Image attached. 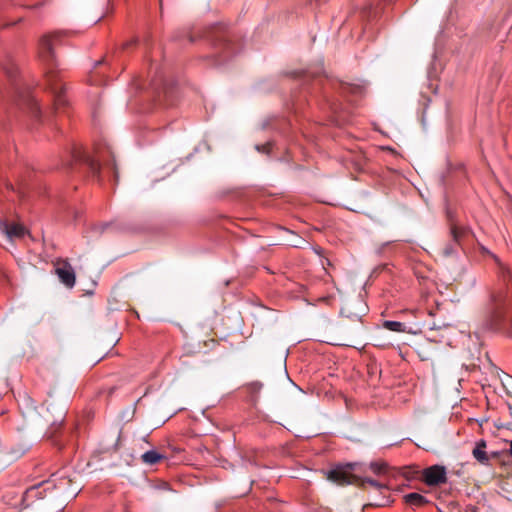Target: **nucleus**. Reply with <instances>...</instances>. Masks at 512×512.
<instances>
[{"label":"nucleus","mask_w":512,"mask_h":512,"mask_svg":"<svg viewBox=\"0 0 512 512\" xmlns=\"http://www.w3.org/2000/svg\"><path fill=\"white\" fill-rule=\"evenodd\" d=\"M5 71L9 77H12V71L8 68H5Z\"/></svg>","instance_id":"31"},{"label":"nucleus","mask_w":512,"mask_h":512,"mask_svg":"<svg viewBox=\"0 0 512 512\" xmlns=\"http://www.w3.org/2000/svg\"><path fill=\"white\" fill-rule=\"evenodd\" d=\"M92 84H95V85H98V84H101L102 82L98 81V80H91Z\"/></svg>","instance_id":"35"},{"label":"nucleus","mask_w":512,"mask_h":512,"mask_svg":"<svg viewBox=\"0 0 512 512\" xmlns=\"http://www.w3.org/2000/svg\"><path fill=\"white\" fill-rule=\"evenodd\" d=\"M322 71H323V68L318 67L315 71L306 70V71H302L300 74H301V77L306 81L310 76L316 77V76L320 75V73Z\"/></svg>","instance_id":"21"},{"label":"nucleus","mask_w":512,"mask_h":512,"mask_svg":"<svg viewBox=\"0 0 512 512\" xmlns=\"http://www.w3.org/2000/svg\"><path fill=\"white\" fill-rule=\"evenodd\" d=\"M328 479L340 485L349 483L348 475L345 471L339 468L330 470L328 473Z\"/></svg>","instance_id":"12"},{"label":"nucleus","mask_w":512,"mask_h":512,"mask_svg":"<svg viewBox=\"0 0 512 512\" xmlns=\"http://www.w3.org/2000/svg\"><path fill=\"white\" fill-rule=\"evenodd\" d=\"M103 61H104V60H103V59H101V60H99V61L95 62V68H96L97 66H99L100 64H102V63H103Z\"/></svg>","instance_id":"33"},{"label":"nucleus","mask_w":512,"mask_h":512,"mask_svg":"<svg viewBox=\"0 0 512 512\" xmlns=\"http://www.w3.org/2000/svg\"><path fill=\"white\" fill-rule=\"evenodd\" d=\"M108 227H110L109 223H102V224L95 226V228L98 229L100 233H103L104 230Z\"/></svg>","instance_id":"27"},{"label":"nucleus","mask_w":512,"mask_h":512,"mask_svg":"<svg viewBox=\"0 0 512 512\" xmlns=\"http://www.w3.org/2000/svg\"><path fill=\"white\" fill-rule=\"evenodd\" d=\"M485 447H486L485 441L484 440H480V441L476 442L474 448H485Z\"/></svg>","instance_id":"28"},{"label":"nucleus","mask_w":512,"mask_h":512,"mask_svg":"<svg viewBox=\"0 0 512 512\" xmlns=\"http://www.w3.org/2000/svg\"><path fill=\"white\" fill-rule=\"evenodd\" d=\"M110 154H112L111 152H109ZM112 156V163H111V166H112V169H113V172H114V177H115V180L117 181L118 180V170H117V166H116V162H115V159H114V156Z\"/></svg>","instance_id":"26"},{"label":"nucleus","mask_w":512,"mask_h":512,"mask_svg":"<svg viewBox=\"0 0 512 512\" xmlns=\"http://www.w3.org/2000/svg\"><path fill=\"white\" fill-rule=\"evenodd\" d=\"M45 75L47 85L53 94L54 109L59 110L60 108L65 107L68 101L64 96V85L57 79V76L52 69L47 70Z\"/></svg>","instance_id":"4"},{"label":"nucleus","mask_w":512,"mask_h":512,"mask_svg":"<svg viewBox=\"0 0 512 512\" xmlns=\"http://www.w3.org/2000/svg\"><path fill=\"white\" fill-rule=\"evenodd\" d=\"M474 458L481 464H487L489 461V454L487 450H472Z\"/></svg>","instance_id":"18"},{"label":"nucleus","mask_w":512,"mask_h":512,"mask_svg":"<svg viewBox=\"0 0 512 512\" xmlns=\"http://www.w3.org/2000/svg\"><path fill=\"white\" fill-rule=\"evenodd\" d=\"M510 448H512V440L510 441Z\"/></svg>","instance_id":"38"},{"label":"nucleus","mask_w":512,"mask_h":512,"mask_svg":"<svg viewBox=\"0 0 512 512\" xmlns=\"http://www.w3.org/2000/svg\"><path fill=\"white\" fill-rule=\"evenodd\" d=\"M28 108L30 110V112L34 115V116H38L39 113H40V109H39V106H38V103L34 100V99H30L28 101Z\"/></svg>","instance_id":"23"},{"label":"nucleus","mask_w":512,"mask_h":512,"mask_svg":"<svg viewBox=\"0 0 512 512\" xmlns=\"http://www.w3.org/2000/svg\"><path fill=\"white\" fill-rule=\"evenodd\" d=\"M406 504L412 507H420L428 503V500L420 493L412 492L404 496Z\"/></svg>","instance_id":"13"},{"label":"nucleus","mask_w":512,"mask_h":512,"mask_svg":"<svg viewBox=\"0 0 512 512\" xmlns=\"http://www.w3.org/2000/svg\"><path fill=\"white\" fill-rule=\"evenodd\" d=\"M386 502H387V500L383 499V501H381V502L377 503V505H379V506H383V505H385V504H386Z\"/></svg>","instance_id":"34"},{"label":"nucleus","mask_w":512,"mask_h":512,"mask_svg":"<svg viewBox=\"0 0 512 512\" xmlns=\"http://www.w3.org/2000/svg\"><path fill=\"white\" fill-rule=\"evenodd\" d=\"M423 479L429 486H436L446 482L447 471L445 466L432 465L423 470Z\"/></svg>","instance_id":"6"},{"label":"nucleus","mask_w":512,"mask_h":512,"mask_svg":"<svg viewBox=\"0 0 512 512\" xmlns=\"http://www.w3.org/2000/svg\"><path fill=\"white\" fill-rule=\"evenodd\" d=\"M256 150L260 153H265V154H269L270 153V149H271V144L268 142V143H265V144H258L255 146Z\"/></svg>","instance_id":"24"},{"label":"nucleus","mask_w":512,"mask_h":512,"mask_svg":"<svg viewBox=\"0 0 512 512\" xmlns=\"http://www.w3.org/2000/svg\"><path fill=\"white\" fill-rule=\"evenodd\" d=\"M133 43H134V41L127 42V43L124 45V48H128V47H130Z\"/></svg>","instance_id":"32"},{"label":"nucleus","mask_w":512,"mask_h":512,"mask_svg":"<svg viewBox=\"0 0 512 512\" xmlns=\"http://www.w3.org/2000/svg\"><path fill=\"white\" fill-rule=\"evenodd\" d=\"M383 327L392 332H404L410 333L411 331L407 329L406 325L400 321H392L386 320L383 322Z\"/></svg>","instance_id":"14"},{"label":"nucleus","mask_w":512,"mask_h":512,"mask_svg":"<svg viewBox=\"0 0 512 512\" xmlns=\"http://www.w3.org/2000/svg\"><path fill=\"white\" fill-rule=\"evenodd\" d=\"M362 16L368 18V20H371L373 17H376L378 10L377 8H374L372 5L366 6L362 10Z\"/></svg>","instance_id":"20"},{"label":"nucleus","mask_w":512,"mask_h":512,"mask_svg":"<svg viewBox=\"0 0 512 512\" xmlns=\"http://www.w3.org/2000/svg\"><path fill=\"white\" fill-rule=\"evenodd\" d=\"M479 247H480V251L483 255H489L492 258H494L495 260H498L497 257L493 253H491L486 247H484L483 245H479Z\"/></svg>","instance_id":"25"},{"label":"nucleus","mask_w":512,"mask_h":512,"mask_svg":"<svg viewBox=\"0 0 512 512\" xmlns=\"http://www.w3.org/2000/svg\"><path fill=\"white\" fill-rule=\"evenodd\" d=\"M510 302L508 295L504 292H498L491 296L489 325L495 331H504L510 324V318L507 314V307Z\"/></svg>","instance_id":"2"},{"label":"nucleus","mask_w":512,"mask_h":512,"mask_svg":"<svg viewBox=\"0 0 512 512\" xmlns=\"http://www.w3.org/2000/svg\"><path fill=\"white\" fill-rule=\"evenodd\" d=\"M169 484L166 481L162 480V491L163 490H169Z\"/></svg>","instance_id":"30"},{"label":"nucleus","mask_w":512,"mask_h":512,"mask_svg":"<svg viewBox=\"0 0 512 512\" xmlns=\"http://www.w3.org/2000/svg\"><path fill=\"white\" fill-rule=\"evenodd\" d=\"M163 94L168 102L167 105L172 106L176 103V100L178 98V87L175 85H171L169 87L165 85L164 87V82L162 81V95ZM163 105L164 103L162 102V106Z\"/></svg>","instance_id":"11"},{"label":"nucleus","mask_w":512,"mask_h":512,"mask_svg":"<svg viewBox=\"0 0 512 512\" xmlns=\"http://www.w3.org/2000/svg\"><path fill=\"white\" fill-rule=\"evenodd\" d=\"M202 36L208 38L212 46L215 48V57L217 58L215 60L216 64L223 63L227 58L237 52V49L232 42V36L228 31L224 30L222 26L213 27Z\"/></svg>","instance_id":"1"},{"label":"nucleus","mask_w":512,"mask_h":512,"mask_svg":"<svg viewBox=\"0 0 512 512\" xmlns=\"http://www.w3.org/2000/svg\"><path fill=\"white\" fill-rule=\"evenodd\" d=\"M58 34L45 35L39 41V55L43 62L49 66H53L55 63V55L53 52V46L55 41L58 39Z\"/></svg>","instance_id":"5"},{"label":"nucleus","mask_w":512,"mask_h":512,"mask_svg":"<svg viewBox=\"0 0 512 512\" xmlns=\"http://www.w3.org/2000/svg\"><path fill=\"white\" fill-rule=\"evenodd\" d=\"M470 234H472V231L469 227L451 224V240L444 245L442 249V255L446 258L457 256L460 249H462L464 239Z\"/></svg>","instance_id":"3"},{"label":"nucleus","mask_w":512,"mask_h":512,"mask_svg":"<svg viewBox=\"0 0 512 512\" xmlns=\"http://www.w3.org/2000/svg\"><path fill=\"white\" fill-rule=\"evenodd\" d=\"M507 275H508L509 278H511L510 271H507Z\"/></svg>","instance_id":"37"},{"label":"nucleus","mask_w":512,"mask_h":512,"mask_svg":"<svg viewBox=\"0 0 512 512\" xmlns=\"http://www.w3.org/2000/svg\"><path fill=\"white\" fill-rule=\"evenodd\" d=\"M73 158L77 162H82V163L86 164L89 167V169L93 175L99 176V174H100L99 159L93 158L88 153H86L85 151H82L80 149L74 150Z\"/></svg>","instance_id":"7"},{"label":"nucleus","mask_w":512,"mask_h":512,"mask_svg":"<svg viewBox=\"0 0 512 512\" xmlns=\"http://www.w3.org/2000/svg\"><path fill=\"white\" fill-rule=\"evenodd\" d=\"M389 465L382 461V460H376L370 462L365 468L363 469V472L371 471L376 476H383L389 473Z\"/></svg>","instance_id":"10"},{"label":"nucleus","mask_w":512,"mask_h":512,"mask_svg":"<svg viewBox=\"0 0 512 512\" xmlns=\"http://www.w3.org/2000/svg\"><path fill=\"white\" fill-rule=\"evenodd\" d=\"M384 2H390V0H383Z\"/></svg>","instance_id":"39"},{"label":"nucleus","mask_w":512,"mask_h":512,"mask_svg":"<svg viewBox=\"0 0 512 512\" xmlns=\"http://www.w3.org/2000/svg\"><path fill=\"white\" fill-rule=\"evenodd\" d=\"M263 387V384L261 382H252V383H249L247 388H248V391L251 393V394H258L261 389Z\"/></svg>","instance_id":"22"},{"label":"nucleus","mask_w":512,"mask_h":512,"mask_svg":"<svg viewBox=\"0 0 512 512\" xmlns=\"http://www.w3.org/2000/svg\"><path fill=\"white\" fill-rule=\"evenodd\" d=\"M197 36L191 31L187 29H183L178 31L174 35V39L178 41H187L188 43H193L196 41Z\"/></svg>","instance_id":"15"},{"label":"nucleus","mask_w":512,"mask_h":512,"mask_svg":"<svg viewBox=\"0 0 512 512\" xmlns=\"http://www.w3.org/2000/svg\"><path fill=\"white\" fill-rule=\"evenodd\" d=\"M141 457L146 463H156L160 461V450H147Z\"/></svg>","instance_id":"16"},{"label":"nucleus","mask_w":512,"mask_h":512,"mask_svg":"<svg viewBox=\"0 0 512 512\" xmlns=\"http://www.w3.org/2000/svg\"><path fill=\"white\" fill-rule=\"evenodd\" d=\"M116 445H117V446L121 445V443H120V438H118V441H117Z\"/></svg>","instance_id":"36"},{"label":"nucleus","mask_w":512,"mask_h":512,"mask_svg":"<svg viewBox=\"0 0 512 512\" xmlns=\"http://www.w3.org/2000/svg\"><path fill=\"white\" fill-rule=\"evenodd\" d=\"M0 230L9 240L22 238L27 232L24 226L6 220L0 221Z\"/></svg>","instance_id":"8"},{"label":"nucleus","mask_w":512,"mask_h":512,"mask_svg":"<svg viewBox=\"0 0 512 512\" xmlns=\"http://www.w3.org/2000/svg\"><path fill=\"white\" fill-rule=\"evenodd\" d=\"M365 484H369L370 486H372L376 491H379V492H382L383 490H387V486L386 484L378 481V480H375L373 478H369V477H364L362 479V485H365Z\"/></svg>","instance_id":"17"},{"label":"nucleus","mask_w":512,"mask_h":512,"mask_svg":"<svg viewBox=\"0 0 512 512\" xmlns=\"http://www.w3.org/2000/svg\"><path fill=\"white\" fill-rule=\"evenodd\" d=\"M27 493L32 495V494H37L38 493V487H31L30 489L27 490Z\"/></svg>","instance_id":"29"},{"label":"nucleus","mask_w":512,"mask_h":512,"mask_svg":"<svg viewBox=\"0 0 512 512\" xmlns=\"http://www.w3.org/2000/svg\"><path fill=\"white\" fill-rule=\"evenodd\" d=\"M135 414V408L134 407H129V408H126L124 409L121 413H120V419L124 422H129L132 420L133 416Z\"/></svg>","instance_id":"19"},{"label":"nucleus","mask_w":512,"mask_h":512,"mask_svg":"<svg viewBox=\"0 0 512 512\" xmlns=\"http://www.w3.org/2000/svg\"><path fill=\"white\" fill-rule=\"evenodd\" d=\"M56 273L60 281L69 288L75 284V273L71 265L67 261H62L56 268Z\"/></svg>","instance_id":"9"}]
</instances>
